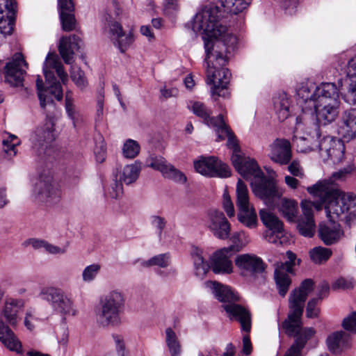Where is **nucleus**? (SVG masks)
Instances as JSON below:
<instances>
[{"label":"nucleus","mask_w":356,"mask_h":356,"mask_svg":"<svg viewBox=\"0 0 356 356\" xmlns=\"http://www.w3.org/2000/svg\"><path fill=\"white\" fill-rule=\"evenodd\" d=\"M204 6L195 15L192 29L202 35L206 51L207 81L212 84V96L226 97L229 95L227 85L231 74L224 68L227 60L226 54L234 50L237 38L228 32L220 22L222 10L216 3Z\"/></svg>","instance_id":"1"},{"label":"nucleus","mask_w":356,"mask_h":356,"mask_svg":"<svg viewBox=\"0 0 356 356\" xmlns=\"http://www.w3.org/2000/svg\"><path fill=\"white\" fill-rule=\"evenodd\" d=\"M316 196L321 198L329 220H341L345 216L346 222L349 224L356 219V211L346 215L356 205L353 194L330 188L329 182L325 180L313 185V198Z\"/></svg>","instance_id":"2"},{"label":"nucleus","mask_w":356,"mask_h":356,"mask_svg":"<svg viewBox=\"0 0 356 356\" xmlns=\"http://www.w3.org/2000/svg\"><path fill=\"white\" fill-rule=\"evenodd\" d=\"M312 293V279L303 280L299 286L294 289L289 297V312L283 321L282 327L289 337H302L307 340L310 336V328H303L302 316L305 302Z\"/></svg>","instance_id":"3"},{"label":"nucleus","mask_w":356,"mask_h":356,"mask_svg":"<svg viewBox=\"0 0 356 356\" xmlns=\"http://www.w3.org/2000/svg\"><path fill=\"white\" fill-rule=\"evenodd\" d=\"M206 285L211 289L215 297L223 302V308L231 320L238 321L243 330L248 332L251 329V317L249 311L244 307L236 304L239 297L227 286L216 282H207Z\"/></svg>","instance_id":"4"},{"label":"nucleus","mask_w":356,"mask_h":356,"mask_svg":"<svg viewBox=\"0 0 356 356\" xmlns=\"http://www.w3.org/2000/svg\"><path fill=\"white\" fill-rule=\"evenodd\" d=\"M24 307V301L19 299L6 300L1 312L0 341L10 350L22 353V343L6 325L3 320L12 327H15L20 320L19 313Z\"/></svg>","instance_id":"5"},{"label":"nucleus","mask_w":356,"mask_h":356,"mask_svg":"<svg viewBox=\"0 0 356 356\" xmlns=\"http://www.w3.org/2000/svg\"><path fill=\"white\" fill-rule=\"evenodd\" d=\"M124 298L118 291H112L100 300L96 311V320L102 327H115L120 325L121 314L124 309Z\"/></svg>","instance_id":"6"},{"label":"nucleus","mask_w":356,"mask_h":356,"mask_svg":"<svg viewBox=\"0 0 356 356\" xmlns=\"http://www.w3.org/2000/svg\"><path fill=\"white\" fill-rule=\"evenodd\" d=\"M39 296L48 302L52 309L62 316H75L77 313L73 300L60 289L44 287L40 291Z\"/></svg>","instance_id":"7"},{"label":"nucleus","mask_w":356,"mask_h":356,"mask_svg":"<svg viewBox=\"0 0 356 356\" xmlns=\"http://www.w3.org/2000/svg\"><path fill=\"white\" fill-rule=\"evenodd\" d=\"M106 27L108 28V37L114 45L121 53L126 52L134 41L133 33L124 31L122 25L114 21L108 13L104 15Z\"/></svg>","instance_id":"8"},{"label":"nucleus","mask_w":356,"mask_h":356,"mask_svg":"<svg viewBox=\"0 0 356 356\" xmlns=\"http://www.w3.org/2000/svg\"><path fill=\"white\" fill-rule=\"evenodd\" d=\"M202 222L216 238L225 240L229 237L231 225L222 211L214 209L208 210Z\"/></svg>","instance_id":"9"},{"label":"nucleus","mask_w":356,"mask_h":356,"mask_svg":"<svg viewBox=\"0 0 356 356\" xmlns=\"http://www.w3.org/2000/svg\"><path fill=\"white\" fill-rule=\"evenodd\" d=\"M29 65L20 52L15 53L4 67L5 81L13 87L23 86Z\"/></svg>","instance_id":"10"},{"label":"nucleus","mask_w":356,"mask_h":356,"mask_svg":"<svg viewBox=\"0 0 356 356\" xmlns=\"http://www.w3.org/2000/svg\"><path fill=\"white\" fill-rule=\"evenodd\" d=\"M288 261L275 265L274 278L279 294L284 297L287 293L291 279L289 273L293 274V266L296 264V255L291 251L286 252Z\"/></svg>","instance_id":"11"},{"label":"nucleus","mask_w":356,"mask_h":356,"mask_svg":"<svg viewBox=\"0 0 356 356\" xmlns=\"http://www.w3.org/2000/svg\"><path fill=\"white\" fill-rule=\"evenodd\" d=\"M194 168L198 173L213 177H228L231 175L229 166L214 156H202L194 161Z\"/></svg>","instance_id":"12"},{"label":"nucleus","mask_w":356,"mask_h":356,"mask_svg":"<svg viewBox=\"0 0 356 356\" xmlns=\"http://www.w3.org/2000/svg\"><path fill=\"white\" fill-rule=\"evenodd\" d=\"M251 186L254 195L268 204L281 197L284 192L283 188L277 186L272 180L266 179L264 173L261 177L251 182Z\"/></svg>","instance_id":"13"},{"label":"nucleus","mask_w":356,"mask_h":356,"mask_svg":"<svg viewBox=\"0 0 356 356\" xmlns=\"http://www.w3.org/2000/svg\"><path fill=\"white\" fill-rule=\"evenodd\" d=\"M54 124L51 119H47L45 122L35 128L31 135V141L33 148L38 154L44 153L48 145L55 139Z\"/></svg>","instance_id":"14"},{"label":"nucleus","mask_w":356,"mask_h":356,"mask_svg":"<svg viewBox=\"0 0 356 356\" xmlns=\"http://www.w3.org/2000/svg\"><path fill=\"white\" fill-rule=\"evenodd\" d=\"M34 193L38 201L49 204H55L60 199V191L54 184L50 176L40 178L35 186Z\"/></svg>","instance_id":"15"},{"label":"nucleus","mask_w":356,"mask_h":356,"mask_svg":"<svg viewBox=\"0 0 356 356\" xmlns=\"http://www.w3.org/2000/svg\"><path fill=\"white\" fill-rule=\"evenodd\" d=\"M232 164L236 171L245 179L251 182L263 175V172L256 161L249 157L235 154L231 158Z\"/></svg>","instance_id":"16"},{"label":"nucleus","mask_w":356,"mask_h":356,"mask_svg":"<svg viewBox=\"0 0 356 356\" xmlns=\"http://www.w3.org/2000/svg\"><path fill=\"white\" fill-rule=\"evenodd\" d=\"M232 248H223L216 251L211 257V269L215 274H230L233 272Z\"/></svg>","instance_id":"17"},{"label":"nucleus","mask_w":356,"mask_h":356,"mask_svg":"<svg viewBox=\"0 0 356 356\" xmlns=\"http://www.w3.org/2000/svg\"><path fill=\"white\" fill-rule=\"evenodd\" d=\"M16 11L15 0H0V32L2 34L5 35L12 34Z\"/></svg>","instance_id":"18"},{"label":"nucleus","mask_w":356,"mask_h":356,"mask_svg":"<svg viewBox=\"0 0 356 356\" xmlns=\"http://www.w3.org/2000/svg\"><path fill=\"white\" fill-rule=\"evenodd\" d=\"M149 166L161 172L165 178L171 179L177 183L184 184L186 182L185 175L169 163L162 156H153L149 160Z\"/></svg>","instance_id":"19"},{"label":"nucleus","mask_w":356,"mask_h":356,"mask_svg":"<svg viewBox=\"0 0 356 356\" xmlns=\"http://www.w3.org/2000/svg\"><path fill=\"white\" fill-rule=\"evenodd\" d=\"M339 99L314 104L316 120L318 124L326 125L335 120L339 114Z\"/></svg>","instance_id":"20"},{"label":"nucleus","mask_w":356,"mask_h":356,"mask_svg":"<svg viewBox=\"0 0 356 356\" xmlns=\"http://www.w3.org/2000/svg\"><path fill=\"white\" fill-rule=\"evenodd\" d=\"M235 265L245 275L261 273L265 267L262 259L254 254H241L235 259Z\"/></svg>","instance_id":"21"},{"label":"nucleus","mask_w":356,"mask_h":356,"mask_svg":"<svg viewBox=\"0 0 356 356\" xmlns=\"http://www.w3.org/2000/svg\"><path fill=\"white\" fill-rule=\"evenodd\" d=\"M270 159L280 165H286L291 159V147L289 140L286 139H276L270 145Z\"/></svg>","instance_id":"22"},{"label":"nucleus","mask_w":356,"mask_h":356,"mask_svg":"<svg viewBox=\"0 0 356 356\" xmlns=\"http://www.w3.org/2000/svg\"><path fill=\"white\" fill-rule=\"evenodd\" d=\"M318 235L326 245H331L337 243L343 236L344 232L338 222L330 220L328 223L319 225Z\"/></svg>","instance_id":"23"},{"label":"nucleus","mask_w":356,"mask_h":356,"mask_svg":"<svg viewBox=\"0 0 356 356\" xmlns=\"http://www.w3.org/2000/svg\"><path fill=\"white\" fill-rule=\"evenodd\" d=\"M51 70H55L58 76L62 83L65 84L68 81L67 74L64 70L63 65L57 56L49 53L43 65V72L47 81L50 82L54 79V72Z\"/></svg>","instance_id":"24"},{"label":"nucleus","mask_w":356,"mask_h":356,"mask_svg":"<svg viewBox=\"0 0 356 356\" xmlns=\"http://www.w3.org/2000/svg\"><path fill=\"white\" fill-rule=\"evenodd\" d=\"M81 44V40L75 35L60 38L58 51L66 64L72 63L74 52L80 49Z\"/></svg>","instance_id":"25"},{"label":"nucleus","mask_w":356,"mask_h":356,"mask_svg":"<svg viewBox=\"0 0 356 356\" xmlns=\"http://www.w3.org/2000/svg\"><path fill=\"white\" fill-rule=\"evenodd\" d=\"M326 341L329 350L336 355L342 353L351 346L350 335L343 331L333 332Z\"/></svg>","instance_id":"26"},{"label":"nucleus","mask_w":356,"mask_h":356,"mask_svg":"<svg viewBox=\"0 0 356 356\" xmlns=\"http://www.w3.org/2000/svg\"><path fill=\"white\" fill-rule=\"evenodd\" d=\"M192 112L202 122L209 127L216 129L219 124H222L223 120L222 115H218L217 117L211 116V111L206 105L200 102H194L190 107Z\"/></svg>","instance_id":"27"},{"label":"nucleus","mask_w":356,"mask_h":356,"mask_svg":"<svg viewBox=\"0 0 356 356\" xmlns=\"http://www.w3.org/2000/svg\"><path fill=\"white\" fill-rule=\"evenodd\" d=\"M339 99V90L334 83H322L313 92V104Z\"/></svg>","instance_id":"28"},{"label":"nucleus","mask_w":356,"mask_h":356,"mask_svg":"<svg viewBox=\"0 0 356 356\" xmlns=\"http://www.w3.org/2000/svg\"><path fill=\"white\" fill-rule=\"evenodd\" d=\"M141 170V163L139 161H135L132 164L126 165L122 168H117L113 173L116 179L127 185L135 182L140 175Z\"/></svg>","instance_id":"29"},{"label":"nucleus","mask_w":356,"mask_h":356,"mask_svg":"<svg viewBox=\"0 0 356 356\" xmlns=\"http://www.w3.org/2000/svg\"><path fill=\"white\" fill-rule=\"evenodd\" d=\"M339 134L346 138L352 139L356 136V109L350 108L343 112Z\"/></svg>","instance_id":"30"},{"label":"nucleus","mask_w":356,"mask_h":356,"mask_svg":"<svg viewBox=\"0 0 356 356\" xmlns=\"http://www.w3.org/2000/svg\"><path fill=\"white\" fill-rule=\"evenodd\" d=\"M315 134L317 138V144L315 145V148L313 147V152H316L320 161L325 162L330 157V151L332 149V145H333V138L328 136H324L321 138V132L319 125H317L315 128Z\"/></svg>","instance_id":"31"},{"label":"nucleus","mask_w":356,"mask_h":356,"mask_svg":"<svg viewBox=\"0 0 356 356\" xmlns=\"http://www.w3.org/2000/svg\"><path fill=\"white\" fill-rule=\"evenodd\" d=\"M300 207L302 215L298 220V229L302 235L312 237V202L303 200Z\"/></svg>","instance_id":"32"},{"label":"nucleus","mask_w":356,"mask_h":356,"mask_svg":"<svg viewBox=\"0 0 356 356\" xmlns=\"http://www.w3.org/2000/svg\"><path fill=\"white\" fill-rule=\"evenodd\" d=\"M191 257L193 261L195 274L197 277L202 279L211 268V266L204 258L203 250L194 248L191 252Z\"/></svg>","instance_id":"33"},{"label":"nucleus","mask_w":356,"mask_h":356,"mask_svg":"<svg viewBox=\"0 0 356 356\" xmlns=\"http://www.w3.org/2000/svg\"><path fill=\"white\" fill-rule=\"evenodd\" d=\"M279 211L290 222H294L298 213V205L296 200L282 197L277 205Z\"/></svg>","instance_id":"34"},{"label":"nucleus","mask_w":356,"mask_h":356,"mask_svg":"<svg viewBox=\"0 0 356 356\" xmlns=\"http://www.w3.org/2000/svg\"><path fill=\"white\" fill-rule=\"evenodd\" d=\"M214 130L217 134L218 140H222L227 138V145L229 148L232 149V155L235 154H240L237 140L224 120L222 121V124H219V126L214 129Z\"/></svg>","instance_id":"35"},{"label":"nucleus","mask_w":356,"mask_h":356,"mask_svg":"<svg viewBox=\"0 0 356 356\" xmlns=\"http://www.w3.org/2000/svg\"><path fill=\"white\" fill-rule=\"evenodd\" d=\"M273 104L280 121H284L289 116V101L286 93L282 92L275 96L273 99Z\"/></svg>","instance_id":"36"},{"label":"nucleus","mask_w":356,"mask_h":356,"mask_svg":"<svg viewBox=\"0 0 356 356\" xmlns=\"http://www.w3.org/2000/svg\"><path fill=\"white\" fill-rule=\"evenodd\" d=\"M237 219L249 229L257 227V216L253 207L238 209Z\"/></svg>","instance_id":"37"},{"label":"nucleus","mask_w":356,"mask_h":356,"mask_svg":"<svg viewBox=\"0 0 356 356\" xmlns=\"http://www.w3.org/2000/svg\"><path fill=\"white\" fill-rule=\"evenodd\" d=\"M165 341L171 356H179L181 352L180 342L175 332L171 327L165 330Z\"/></svg>","instance_id":"38"},{"label":"nucleus","mask_w":356,"mask_h":356,"mask_svg":"<svg viewBox=\"0 0 356 356\" xmlns=\"http://www.w3.org/2000/svg\"><path fill=\"white\" fill-rule=\"evenodd\" d=\"M259 216L261 222L268 229V230L275 229L279 231L282 229V222L273 212L266 209H261L259 211Z\"/></svg>","instance_id":"39"},{"label":"nucleus","mask_w":356,"mask_h":356,"mask_svg":"<svg viewBox=\"0 0 356 356\" xmlns=\"http://www.w3.org/2000/svg\"><path fill=\"white\" fill-rule=\"evenodd\" d=\"M237 209L253 207L250 202L249 191L247 186L239 179L236 188Z\"/></svg>","instance_id":"40"},{"label":"nucleus","mask_w":356,"mask_h":356,"mask_svg":"<svg viewBox=\"0 0 356 356\" xmlns=\"http://www.w3.org/2000/svg\"><path fill=\"white\" fill-rule=\"evenodd\" d=\"M231 241L234 244L228 248H232V250L236 252H239L243 248L247 245L250 243V239L249 235L246 232L244 231H239L234 232L232 234Z\"/></svg>","instance_id":"41"},{"label":"nucleus","mask_w":356,"mask_h":356,"mask_svg":"<svg viewBox=\"0 0 356 356\" xmlns=\"http://www.w3.org/2000/svg\"><path fill=\"white\" fill-rule=\"evenodd\" d=\"M7 137L3 140V145L4 152L10 156H15L17 154L16 147L20 145L21 140L17 136L6 133Z\"/></svg>","instance_id":"42"},{"label":"nucleus","mask_w":356,"mask_h":356,"mask_svg":"<svg viewBox=\"0 0 356 356\" xmlns=\"http://www.w3.org/2000/svg\"><path fill=\"white\" fill-rule=\"evenodd\" d=\"M309 83H301V85L297 89V95L299 98V104L302 106V111L306 114L307 111H309V107L304 106L303 104H307L312 100V94L310 92V87L308 85Z\"/></svg>","instance_id":"43"},{"label":"nucleus","mask_w":356,"mask_h":356,"mask_svg":"<svg viewBox=\"0 0 356 356\" xmlns=\"http://www.w3.org/2000/svg\"><path fill=\"white\" fill-rule=\"evenodd\" d=\"M170 263V254L168 253H164L156 255L147 261H144L141 264L144 267L157 266L161 268H165L169 266Z\"/></svg>","instance_id":"44"},{"label":"nucleus","mask_w":356,"mask_h":356,"mask_svg":"<svg viewBox=\"0 0 356 356\" xmlns=\"http://www.w3.org/2000/svg\"><path fill=\"white\" fill-rule=\"evenodd\" d=\"M332 254V252L329 248L321 246L313 248V263L319 265L325 264Z\"/></svg>","instance_id":"45"},{"label":"nucleus","mask_w":356,"mask_h":356,"mask_svg":"<svg viewBox=\"0 0 356 356\" xmlns=\"http://www.w3.org/2000/svg\"><path fill=\"white\" fill-rule=\"evenodd\" d=\"M345 147L343 143L338 140H333V145L330 151V157L334 163H340L344 157Z\"/></svg>","instance_id":"46"},{"label":"nucleus","mask_w":356,"mask_h":356,"mask_svg":"<svg viewBox=\"0 0 356 356\" xmlns=\"http://www.w3.org/2000/svg\"><path fill=\"white\" fill-rule=\"evenodd\" d=\"M140 152V145L132 139H128L122 147L123 156L127 159L135 158Z\"/></svg>","instance_id":"47"},{"label":"nucleus","mask_w":356,"mask_h":356,"mask_svg":"<svg viewBox=\"0 0 356 356\" xmlns=\"http://www.w3.org/2000/svg\"><path fill=\"white\" fill-rule=\"evenodd\" d=\"M101 270V265L92 264L87 266L82 272V280L84 282L90 283L93 282Z\"/></svg>","instance_id":"48"},{"label":"nucleus","mask_w":356,"mask_h":356,"mask_svg":"<svg viewBox=\"0 0 356 356\" xmlns=\"http://www.w3.org/2000/svg\"><path fill=\"white\" fill-rule=\"evenodd\" d=\"M264 238L268 242L277 245H283L286 243V238L284 236V228L279 231L275 229L267 230L264 234Z\"/></svg>","instance_id":"49"},{"label":"nucleus","mask_w":356,"mask_h":356,"mask_svg":"<svg viewBox=\"0 0 356 356\" xmlns=\"http://www.w3.org/2000/svg\"><path fill=\"white\" fill-rule=\"evenodd\" d=\"M74 12L60 13L62 29L65 31H71L75 29L76 19Z\"/></svg>","instance_id":"50"},{"label":"nucleus","mask_w":356,"mask_h":356,"mask_svg":"<svg viewBox=\"0 0 356 356\" xmlns=\"http://www.w3.org/2000/svg\"><path fill=\"white\" fill-rule=\"evenodd\" d=\"M355 282L353 277H341L337 279L332 284L333 290H350L355 286Z\"/></svg>","instance_id":"51"},{"label":"nucleus","mask_w":356,"mask_h":356,"mask_svg":"<svg viewBox=\"0 0 356 356\" xmlns=\"http://www.w3.org/2000/svg\"><path fill=\"white\" fill-rule=\"evenodd\" d=\"M70 76L79 88L82 89L86 86L87 81L84 76V72L78 66H72Z\"/></svg>","instance_id":"52"},{"label":"nucleus","mask_w":356,"mask_h":356,"mask_svg":"<svg viewBox=\"0 0 356 356\" xmlns=\"http://www.w3.org/2000/svg\"><path fill=\"white\" fill-rule=\"evenodd\" d=\"M306 343V339L301 336L296 339L294 343L289 348L284 356H300L301 350Z\"/></svg>","instance_id":"53"},{"label":"nucleus","mask_w":356,"mask_h":356,"mask_svg":"<svg viewBox=\"0 0 356 356\" xmlns=\"http://www.w3.org/2000/svg\"><path fill=\"white\" fill-rule=\"evenodd\" d=\"M329 285L326 282L323 281L321 282L316 288V297H313V305L316 304L318 301L321 300L324 298L327 297L329 293Z\"/></svg>","instance_id":"54"},{"label":"nucleus","mask_w":356,"mask_h":356,"mask_svg":"<svg viewBox=\"0 0 356 356\" xmlns=\"http://www.w3.org/2000/svg\"><path fill=\"white\" fill-rule=\"evenodd\" d=\"M346 72L348 81L356 83V56L348 60Z\"/></svg>","instance_id":"55"},{"label":"nucleus","mask_w":356,"mask_h":356,"mask_svg":"<svg viewBox=\"0 0 356 356\" xmlns=\"http://www.w3.org/2000/svg\"><path fill=\"white\" fill-rule=\"evenodd\" d=\"M123 193L122 183L115 179V182L111 186L108 191V195L113 199L119 198Z\"/></svg>","instance_id":"56"},{"label":"nucleus","mask_w":356,"mask_h":356,"mask_svg":"<svg viewBox=\"0 0 356 356\" xmlns=\"http://www.w3.org/2000/svg\"><path fill=\"white\" fill-rule=\"evenodd\" d=\"M342 326L346 330L356 333V312L343 319Z\"/></svg>","instance_id":"57"},{"label":"nucleus","mask_w":356,"mask_h":356,"mask_svg":"<svg viewBox=\"0 0 356 356\" xmlns=\"http://www.w3.org/2000/svg\"><path fill=\"white\" fill-rule=\"evenodd\" d=\"M343 98L348 103L356 104V83L349 82Z\"/></svg>","instance_id":"58"},{"label":"nucleus","mask_w":356,"mask_h":356,"mask_svg":"<svg viewBox=\"0 0 356 356\" xmlns=\"http://www.w3.org/2000/svg\"><path fill=\"white\" fill-rule=\"evenodd\" d=\"M47 90V92L50 93L51 95H54L58 101L62 100L63 94L61 85L59 82H52Z\"/></svg>","instance_id":"59"},{"label":"nucleus","mask_w":356,"mask_h":356,"mask_svg":"<svg viewBox=\"0 0 356 356\" xmlns=\"http://www.w3.org/2000/svg\"><path fill=\"white\" fill-rule=\"evenodd\" d=\"M65 109L68 116L73 119L75 110L73 104L72 94L70 91H67L65 94Z\"/></svg>","instance_id":"60"},{"label":"nucleus","mask_w":356,"mask_h":356,"mask_svg":"<svg viewBox=\"0 0 356 356\" xmlns=\"http://www.w3.org/2000/svg\"><path fill=\"white\" fill-rule=\"evenodd\" d=\"M222 206L225 212L227 213V216L229 218L233 217L234 216L235 211L234 204L232 202L230 197L227 194L223 195Z\"/></svg>","instance_id":"61"},{"label":"nucleus","mask_w":356,"mask_h":356,"mask_svg":"<svg viewBox=\"0 0 356 356\" xmlns=\"http://www.w3.org/2000/svg\"><path fill=\"white\" fill-rule=\"evenodd\" d=\"M40 105L42 108L44 109L47 105L54 104V100L51 97L47 95V90L39 91L38 94Z\"/></svg>","instance_id":"62"},{"label":"nucleus","mask_w":356,"mask_h":356,"mask_svg":"<svg viewBox=\"0 0 356 356\" xmlns=\"http://www.w3.org/2000/svg\"><path fill=\"white\" fill-rule=\"evenodd\" d=\"M59 14L74 12V3L72 0H58Z\"/></svg>","instance_id":"63"},{"label":"nucleus","mask_w":356,"mask_h":356,"mask_svg":"<svg viewBox=\"0 0 356 356\" xmlns=\"http://www.w3.org/2000/svg\"><path fill=\"white\" fill-rule=\"evenodd\" d=\"M152 225L158 230V234L161 236L163 228L165 226V220L163 218L158 216H154L151 218Z\"/></svg>","instance_id":"64"}]
</instances>
